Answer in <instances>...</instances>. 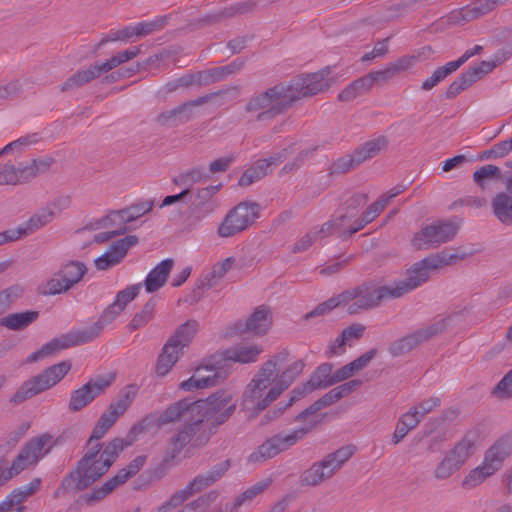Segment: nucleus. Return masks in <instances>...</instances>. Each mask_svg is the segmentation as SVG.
<instances>
[{"label":"nucleus","instance_id":"nucleus-29","mask_svg":"<svg viewBox=\"0 0 512 512\" xmlns=\"http://www.w3.org/2000/svg\"><path fill=\"white\" fill-rule=\"evenodd\" d=\"M207 371L210 372L207 376H200L201 368L197 369V374L193 375L186 381L180 383L179 387L185 391H193L194 389H201L206 387L215 386L227 378V373L224 371H218L216 369H212L208 358L206 359V365L204 367Z\"/></svg>","mask_w":512,"mask_h":512},{"label":"nucleus","instance_id":"nucleus-8","mask_svg":"<svg viewBox=\"0 0 512 512\" xmlns=\"http://www.w3.org/2000/svg\"><path fill=\"white\" fill-rule=\"evenodd\" d=\"M288 85L278 83L273 87L251 97L245 105V111L253 113L259 111L256 120L270 121L284 113L288 108Z\"/></svg>","mask_w":512,"mask_h":512},{"label":"nucleus","instance_id":"nucleus-63","mask_svg":"<svg viewBox=\"0 0 512 512\" xmlns=\"http://www.w3.org/2000/svg\"><path fill=\"white\" fill-rule=\"evenodd\" d=\"M500 176V169L495 165H485L476 170L473 174L474 182L483 186V181L487 178H498Z\"/></svg>","mask_w":512,"mask_h":512},{"label":"nucleus","instance_id":"nucleus-25","mask_svg":"<svg viewBox=\"0 0 512 512\" xmlns=\"http://www.w3.org/2000/svg\"><path fill=\"white\" fill-rule=\"evenodd\" d=\"M334 384L332 365L324 363L320 365L311 375L310 379L300 389H294L290 396V403L293 400L311 393L318 388H326Z\"/></svg>","mask_w":512,"mask_h":512},{"label":"nucleus","instance_id":"nucleus-5","mask_svg":"<svg viewBox=\"0 0 512 512\" xmlns=\"http://www.w3.org/2000/svg\"><path fill=\"white\" fill-rule=\"evenodd\" d=\"M402 191L403 189L398 186L392 188L387 194L382 195L378 201L374 202L361 219H354L357 214L354 209L345 214H340L336 219L325 223L320 233H337L339 236L356 233L372 222L384 210L389 201Z\"/></svg>","mask_w":512,"mask_h":512},{"label":"nucleus","instance_id":"nucleus-53","mask_svg":"<svg viewBox=\"0 0 512 512\" xmlns=\"http://www.w3.org/2000/svg\"><path fill=\"white\" fill-rule=\"evenodd\" d=\"M460 468V465H458V463L445 452L442 460L434 470V476L439 480H445L451 477Z\"/></svg>","mask_w":512,"mask_h":512},{"label":"nucleus","instance_id":"nucleus-42","mask_svg":"<svg viewBox=\"0 0 512 512\" xmlns=\"http://www.w3.org/2000/svg\"><path fill=\"white\" fill-rule=\"evenodd\" d=\"M269 173L268 163L263 161V159H259L241 174L238 180V185L240 187L250 186L254 182L264 178Z\"/></svg>","mask_w":512,"mask_h":512},{"label":"nucleus","instance_id":"nucleus-52","mask_svg":"<svg viewBox=\"0 0 512 512\" xmlns=\"http://www.w3.org/2000/svg\"><path fill=\"white\" fill-rule=\"evenodd\" d=\"M209 101L210 96H200L194 100L184 102L181 105L175 107L180 125L185 124L192 119L194 107L204 105Z\"/></svg>","mask_w":512,"mask_h":512},{"label":"nucleus","instance_id":"nucleus-57","mask_svg":"<svg viewBox=\"0 0 512 512\" xmlns=\"http://www.w3.org/2000/svg\"><path fill=\"white\" fill-rule=\"evenodd\" d=\"M54 159L49 157L42 160L32 159L29 165L23 166L22 173L25 174L26 181L34 178L39 173H43L49 169Z\"/></svg>","mask_w":512,"mask_h":512},{"label":"nucleus","instance_id":"nucleus-18","mask_svg":"<svg viewBox=\"0 0 512 512\" xmlns=\"http://www.w3.org/2000/svg\"><path fill=\"white\" fill-rule=\"evenodd\" d=\"M48 434H42L38 437L32 438L21 449L19 454L13 460L9 467L8 476L15 477L29 466L37 464L40 457L44 455L43 449L46 444L51 440Z\"/></svg>","mask_w":512,"mask_h":512},{"label":"nucleus","instance_id":"nucleus-2","mask_svg":"<svg viewBox=\"0 0 512 512\" xmlns=\"http://www.w3.org/2000/svg\"><path fill=\"white\" fill-rule=\"evenodd\" d=\"M162 420L167 421V424L183 422V425L169 438L165 462L173 460L187 446L191 449L205 447L217 432L215 426L191 405V400L188 398L170 404L164 410Z\"/></svg>","mask_w":512,"mask_h":512},{"label":"nucleus","instance_id":"nucleus-11","mask_svg":"<svg viewBox=\"0 0 512 512\" xmlns=\"http://www.w3.org/2000/svg\"><path fill=\"white\" fill-rule=\"evenodd\" d=\"M191 405L217 430L236 409V404L232 403V395L226 390H219L206 399L191 401Z\"/></svg>","mask_w":512,"mask_h":512},{"label":"nucleus","instance_id":"nucleus-64","mask_svg":"<svg viewBox=\"0 0 512 512\" xmlns=\"http://www.w3.org/2000/svg\"><path fill=\"white\" fill-rule=\"evenodd\" d=\"M233 263L234 259L232 257L224 259L213 266L212 271L206 275V278L217 283L231 269Z\"/></svg>","mask_w":512,"mask_h":512},{"label":"nucleus","instance_id":"nucleus-46","mask_svg":"<svg viewBox=\"0 0 512 512\" xmlns=\"http://www.w3.org/2000/svg\"><path fill=\"white\" fill-rule=\"evenodd\" d=\"M364 327L361 325H352L344 329L337 337V339L331 344V354H341L344 351V346L353 340H356L362 336Z\"/></svg>","mask_w":512,"mask_h":512},{"label":"nucleus","instance_id":"nucleus-59","mask_svg":"<svg viewBox=\"0 0 512 512\" xmlns=\"http://www.w3.org/2000/svg\"><path fill=\"white\" fill-rule=\"evenodd\" d=\"M512 150V138L506 139L495 144L489 150L483 152L482 158H501L506 156Z\"/></svg>","mask_w":512,"mask_h":512},{"label":"nucleus","instance_id":"nucleus-45","mask_svg":"<svg viewBox=\"0 0 512 512\" xmlns=\"http://www.w3.org/2000/svg\"><path fill=\"white\" fill-rule=\"evenodd\" d=\"M388 145V140L384 136H378L365 142L355 152V158L357 162L364 161L371 157H374L380 151L384 150Z\"/></svg>","mask_w":512,"mask_h":512},{"label":"nucleus","instance_id":"nucleus-1","mask_svg":"<svg viewBox=\"0 0 512 512\" xmlns=\"http://www.w3.org/2000/svg\"><path fill=\"white\" fill-rule=\"evenodd\" d=\"M457 259V255L444 251L437 255L427 257L414 264L412 268L408 270L407 279L379 288L365 286L352 291H346L337 297L321 303L313 311L308 313L307 317L323 315L340 306L347 307V311L350 314H355L362 309L376 306L383 299L401 297L426 282L430 276L431 270L450 265Z\"/></svg>","mask_w":512,"mask_h":512},{"label":"nucleus","instance_id":"nucleus-40","mask_svg":"<svg viewBox=\"0 0 512 512\" xmlns=\"http://www.w3.org/2000/svg\"><path fill=\"white\" fill-rule=\"evenodd\" d=\"M96 72L97 71L93 64L89 65L86 69L77 71L60 85V91H71L91 82L92 80L98 78Z\"/></svg>","mask_w":512,"mask_h":512},{"label":"nucleus","instance_id":"nucleus-19","mask_svg":"<svg viewBox=\"0 0 512 512\" xmlns=\"http://www.w3.org/2000/svg\"><path fill=\"white\" fill-rule=\"evenodd\" d=\"M329 70L299 76L292 85H290V102L302 97L316 95L325 91L331 85Z\"/></svg>","mask_w":512,"mask_h":512},{"label":"nucleus","instance_id":"nucleus-34","mask_svg":"<svg viewBox=\"0 0 512 512\" xmlns=\"http://www.w3.org/2000/svg\"><path fill=\"white\" fill-rule=\"evenodd\" d=\"M39 317V312L28 310L25 312L11 313L0 320V324L12 331H21L35 322Z\"/></svg>","mask_w":512,"mask_h":512},{"label":"nucleus","instance_id":"nucleus-22","mask_svg":"<svg viewBox=\"0 0 512 512\" xmlns=\"http://www.w3.org/2000/svg\"><path fill=\"white\" fill-rule=\"evenodd\" d=\"M484 440L479 428L467 431L464 436L446 453L462 467L474 455Z\"/></svg>","mask_w":512,"mask_h":512},{"label":"nucleus","instance_id":"nucleus-24","mask_svg":"<svg viewBox=\"0 0 512 512\" xmlns=\"http://www.w3.org/2000/svg\"><path fill=\"white\" fill-rule=\"evenodd\" d=\"M271 326L270 311L265 306H259L253 314L245 321H239L233 327L234 334L253 333L264 335Z\"/></svg>","mask_w":512,"mask_h":512},{"label":"nucleus","instance_id":"nucleus-10","mask_svg":"<svg viewBox=\"0 0 512 512\" xmlns=\"http://www.w3.org/2000/svg\"><path fill=\"white\" fill-rule=\"evenodd\" d=\"M257 202L242 201L231 208L217 228L220 238H231L252 226L260 216Z\"/></svg>","mask_w":512,"mask_h":512},{"label":"nucleus","instance_id":"nucleus-4","mask_svg":"<svg viewBox=\"0 0 512 512\" xmlns=\"http://www.w3.org/2000/svg\"><path fill=\"white\" fill-rule=\"evenodd\" d=\"M285 359V354L281 353L266 361L246 386L240 405L243 410L251 412L250 418L265 410L286 389L279 381L266 391L279 376V366Z\"/></svg>","mask_w":512,"mask_h":512},{"label":"nucleus","instance_id":"nucleus-15","mask_svg":"<svg viewBox=\"0 0 512 512\" xmlns=\"http://www.w3.org/2000/svg\"><path fill=\"white\" fill-rule=\"evenodd\" d=\"M457 232V226L449 221H436L425 225L412 238L417 249H429L451 240Z\"/></svg>","mask_w":512,"mask_h":512},{"label":"nucleus","instance_id":"nucleus-21","mask_svg":"<svg viewBox=\"0 0 512 512\" xmlns=\"http://www.w3.org/2000/svg\"><path fill=\"white\" fill-rule=\"evenodd\" d=\"M484 440L479 428L467 431L464 436L446 453L462 467L474 455Z\"/></svg>","mask_w":512,"mask_h":512},{"label":"nucleus","instance_id":"nucleus-38","mask_svg":"<svg viewBox=\"0 0 512 512\" xmlns=\"http://www.w3.org/2000/svg\"><path fill=\"white\" fill-rule=\"evenodd\" d=\"M164 410L161 413H150L136 422L130 428L128 436L132 438V441L139 435L143 434L147 430H151L154 427L161 428L167 425V421H163Z\"/></svg>","mask_w":512,"mask_h":512},{"label":"nucleus","instance_id":"nucleus-31","mask_svg":"<svg viewBox=\"0 0 512 512\" xmlns=\"http://www.w3.org/2000/svg\"><path fill=\"white\" fill-rule=\"evenodd\" d=\"M174 267L173 259H165L154 267L144 281L148 293H153L162 288Z\"/></svg>","mask_w":512,"mask_h":512},{"label":"nucleus","instance_id":"nucleus-28","mask_svg":"<svg viewBox=\"0 0 512 512\" xmlns=\"http://www.w3.org/2000/svg\"><path fill=\"white\" fill-rule=\"evenodd\" d=\"M506 0H478L470 5L451 12L449 19L453 23L470 21L487 14L494 9L496 4L504 3Z\"/></svg>","mask_w":512,"mask_h":512},{"label":"nucleus","instance_id":"nucleus-3","mask_svg":"<svg viewBox=\"0 0 512 512\" xmlns=\"http://www.w3.org/2000/svg\"><path fill=\"white\" fill-rule=\"evenodd\" d=\"M131 442L125 443L122 438H114L109 441L97 457L86 464L77 462L75 467L63 477L59 487L54 491L53 497L58 498L67 492H80L102 478L116 462L120 453Z\"/></svg>","mask_w":512,"mask_h":512},{"label":"nucleus","instance_id":"nucleus-60","mask_svg":"<svg viewBox=\"0 0 512 512\" xmlns=\"http://www.w3.org/2000/svg\"><path fill=\"white\" fill-rule=\"evenodd\" d=\"M217 496L218 494L215 491L206 495H202L196 500H193L190 503H188L184 508L188 512H204L209 507L211 502L217 498Z\"/></svg>","mask_w":512,"mask_h":512},{"label":"nucleus","instance_id":"nucleus-61","mask_svg":"<svg viewBox=\"0 0 512 512\" xmlns=\"http://www.w3.org/2000/svg\"><path fill=\"white\" fill-rule=\"evenodd\" d=\"M178 82L181 88L208 85V81L206 80V75L204 71H198L192 74H185L178 78Z\"/></svg>","mask_w":512,"mask_h":512},{"label":"nucleus","instance_id":"nucleus-7","mask_svg":"<svg viewBox=\"0 0 512 512\" xmlns=\"http://www.w3.org/2000/svg\"><path fill=\"white\" fill-rule=\"evenodd\" d=\"M361 384L362 382L360 380H351L342 385H339L330 390L314 405L304 410L294 421L298 425L295 426L292 431H290V445L302 439L311 429L315 427L319 421L317 411L321 407L330 405L339 399L348 396Z\"/></svg>","mask_w":512,"mask_h":512},{"label":"nucleus","instance_id":"nucleus-54","mask_svg":"<svg viewBox=\"0 0 512 512\" xmlns=\"http://www.w3.org/2000/svg\"><path fill=\"white\" fill-rule=\"evenodd\" d=\"M372 82L373 79L371 77L358 79L343 90L338 97L342 101H350L367 90L371 86Z\"/></svg>","mask_w":512,"mask_h":512},{"label":"nucleus","instance_id":"nucleus-23","mask_svg":"<svg viewBox=\"0 0 512 512\" xmlns=\"http://www.w3.org/2000/svg\"><path fill=\"white\" fill-rule=\"evenodd\" d=\"M138 243V237L136 235H128L113 242L108 251L97 257L94 261L95 266L98 270H106L111 266H114L125 257L130 247Z\"/></svg>","mask_w":512,"mask_h":512},{"label":"nucleus","instance_id":"nucleus-56","mask_svg":"<svg viewBox=\"0 0 512 512\" xmlns=\"http://www.w3.org/2000/svg\"><path fill=\"white\" fill-rule=\"evenodd\" d=\"M29 496L22 487L14 489L4 501L0 503V512L15 511L16 507H20Z\"/></svg>","mask_w":512,"mask_h":512},{"label":"nucleus","instance_id":"nucleus-20","mask_svg":"<svg viewBox=\"0 0 512 512\" xmlns=\"http://www.w3.org/2000/svg\"><path fill=\"white\" fill-rule=\"evenodd\" d=\"M484 440L479 428L467 431L464 436L446 453L462 467L474 455Z\"/></svg>","mask_w":512,"mask_h":512},{"label":"nucleus","instance_id":"nucleus-55","mask_svg":"<svg viewBox=\"0 0 512 512\" xmlns=\"http://www.w3.org/2000/svg\"><path fill=\"white\" fill-rule=\"evenodd\" d=\"M471 73L463 72L457 79H455L447 88L446 97L448 99L455 98L462 91L469 88L475 83V78H471Z\"/></svg>","mask_w":512,"mask_h":512},{"label":"nucleus","instance_id":"nucleus-43","mask_svg":"<svg viewBox=\"0 0 512 512\" xmlns=\"http://www.w3.org/2000/svg\"><path fill=\"white\" fill-rule=\"evenodd\" d=\"M244 65V59H236L225 66L205 70L204 72L206 75V80L208 81V85L211 83L219 82L229 75L239 72L244 67Z\"/></svg>","mask_w":512,"mask_h":512},{"label":"nucleus","instance_id":"nucleus-35","mask_svg":"<svg viewBox=\"0 0 512 512\" xmlns=\"http://www.w3.org/2000/svg\"><path fill=\"white\" fill-rule=\"evenodd\" d=\"M496 218L505 225H512V196L506 192L497 193L492 200Z\"/></svg>","mask_w":512,"mask_h":512},{"label":"nucleus","instance_id":"nucleus-58","mask_svg":"<svg viewBox=\"0 0 512 512\" xmlns=\"http://www.w3.org/2000/svg\"><path fill=\"white\" fill-rule=\"evenodd\" d=\"M167 16H160L156 19L149 21V22H141L138 23L136 28V36L142 37L149 35L155 31H159L164 28V26L167 24Z\"/></svg>","mask_w":512,"mask_h":512},{"label":"nucleus","instance_id":"nucleus-12","mask_svg":"<svg viewBox=\"0 0 512 512\" xmlns=\"http://www.w3.org/2000/svg\"><path fill=\"white\" fill-rule=\"evenodd\" d=\"M87 273V267L80 261H68L63 264L53 277L37 287L42 296H53L67 292L79 283Z\"/></svg>","mask_w":512,"mask_h":512},{"label":"nucleus","instance_id":"nucleus-47","mask_svg":"<svg viewBox=\"0 0 512 512\" xmlns=\"http://www.w3.org/2000/svg\"><path fill=\"white\" fill-rule=\"evenodd\" d=\"M156 300L150 298L142 307L141 311L137 312L130 323L128 328L130 331L138 330L147 325L155 315Z\"/></svg>","mask_w":512,"mask_h":512},{"label":"nucleus","instance_id":"nucleus-33","mask_svg":"<svg viewBox=\"0 0 512 512\" xmlns=\"http://www.w3.org/2000/svg\"><path fill=\"white\" fill-rule=\"evenodd\" d=\"M355 453L352 445L343 446L336 451L329 453L321 462L331 478Z\"/></svg>","mask_w":512,"mask_h":512},{"label":"nucleus","instance_id":"nucleus-50","mask_svg":"<svg viewBox=\"0 0 512 512\" xmlns=\"http://www.w3.org/2000/svg\"><path fill=\"white\" fill-rule=\"evenodd\" d=\"M23 166L15 167L12 164L0 166V185H16L26 182L25 174L22 173Z\"/></svg>","mask_w":512,"mask_h":512},{"label":"nucleus","instance_id":"nucleus-13","mask_svg":"<svg viewBox=\"0 0 512 512\" xmlns=\"http://www.w3.org/2000/svg\"><path fill=\"white\" fill-rule=\"evenodd\" d=\"M101 330L102 324L95 323L92 327L84 330L62 334L44 344L40 350L30 354L27 358V362H36L39 359L54 355L63 349L90 342L99 336Z\"/></svg>","mask_w":512,"mask_h":512},{"label":"nucleus","instance_id":"nucleus-48","mask_svg":"<svg viewBox=\"0 0 512 512\" xmlns=\"http://www.w3.org/2000/svg\"><path fill=\"white\" fill-rule=\"evenodd\" d=\"M198 327L199 324L196 320H187L176 329L170 339H174L179 346L186 347L195 336Z\"/></svg>","mask_w":512,"mask_h":512},{"label":"nucleus","instance_id":"nucleus-44","mask_svg":"<svg viewBox=\"0 0 512 512\" xmlns=\"http://www.w3.org/2000/svg\"><path fill=\"white\" fill-rule=\"evenodd\" d=\"M137 395V387L135 385H127L122 389L116 401L110 403L108 409L117 414V417L123 415L127 409L131 406Z\"/></svg>","mask_w":512,"mask_h":512},{"label":"nucleus","instance_id":"nucleus-49","mask_svg":"<svg viewBox=\"0 0 512 512\" xmlns=\"http://www.w3.org/2000/svg\"><path fill=\"white\" fill-rule=\"evenodd\" d=\"M301 483L308 486H316L330 479L321 461L314 463L301 475Z\"/></svg>","mask_w":512,"mask_h":512},{"label":"nucleus","instance_id":"nucleus-16","mask_svg":"<svg viewBox=\"0 0 512 512\" xmlns=\"http://www.w3.org/2000/svg\"><path fill=\"white\" fill-rule=\"evenodd\" d=\"M146 460V455L137 456L126 467L118 470L113 477L105 481L100 487L93 489L92 493L83 495V499L88 504L102 500L108 494L112 493L117 487L135 476L143 468Z\"/></svg>","mask_w":512,"mask_h":512},{"label":"nucleus","instance_id":"nucleus-51","mask_svg":"<svg viewBox=\"0 0 512 512\" xmlns=\"http://www.w3.org/2000/svg\"><path fill=\"white\" fill-rule=\"evenodd\" d=\"M153 206L154 201H143L133 204L128 208L122 209L117 213L121 215V218L124 220V222L129 223L150 212L153 209Z\"/></svg>","mask_w":512,"mask_h":512},{"label":"nucleus","instance_id":"nucleus-32","mask_svg":"<svg viewBox=\"0 0 512 512\" xmlns=\"http://www.w3.org/2000/svg\"><path fill=\"white\" fill-rule=\"evenodd\" d=\"M184 347L176 344L174 339H168L162 348V352L158 357L156 372L158 375H166L174 364L178 361L179 355Z\"/></svg>","mask_w":512,"mask_h":512},{"label":"nucleus","instance_id":"nucleus-41","mask_svg":"<svg viewBox=\"0 0 512 512\" xmlns=\"http://www.w3.org/2000/svg\"><path fill=\"white\" fill-rule=\"evenodd\" d=\"M463 65L462 61H450L445 65L438 67L430 77L426 78L421 85L425 91L434 88L438 83L442 82L448 75L457 71Z\"/></svg>","mask_w":512,"mask_h":512},{"label":"nucleus","instance_id":"nucleus-14","mask_svg":"<svg viewBox=\"0 0 512 512\" xmlns=\"http://www.w3.org/2000/svg\"><path fill=\"white\" fill-rule=\"evenodd\" d=\"M263 349L259 345H235L231 348L219 350L208 357L212 369L224 371L229 375V362L240 364L254 363L258 360Z\"/></svg>","mask_w":512,"mask_h":512},{"label":"nucleus","instance_id":"nucleus-62","mask_svg":"<svg viewBox=\"0 0 512 512\" xmlns=\"http://www.w3.org/2000/svg\"><path fill=\"white\" fill-rule=\"evenodd\" d=\"M493 394L501 399H507L512 396V369L495 386Z\"/></svg>","mask_w":512,"mask_h":512},{"label":"nucleus","instance_id":"nucleus-37","mask_svg":"<svg viewBox=\"0 0 512 512\" xmlns=\"http://www.w3.org/2000/svg\"><path fill=\"white\" fill-rule=\"evenodd\" d=\"M106 432L107 430H105L101 426L97 424L94 426L91 435L86 441L85 453L77 462H80L81 465L86 464L88 461L94 459L99 455V453L103 449V443H100L98 441L104 437Z\"/></svg>","mask_w":512,"mask_h":512},{"label":"nucleus","instance_id":"nucleus-6","mask_svg":"<svg viewBox=\"0 0 512 512\" xmlns=\"http://www.w3.org/2000/svg\"><path fill=\"white\" fill-rule=\"evenodd\" d=\"M512 452V436L506 435L498 439L484 454L483 461L471 469L463 478L462 486L472 489L482 484L487 478L499 471L505 459Z\"/></svg>","mask_w":512,"mask_h":512},{"label":"nucleus","instance_id":"nucleus-30","mask_svg":"<svg viewBox=\"0 0 512 512\" xmlns=\"http://www.w3.org/2000/svg\"><path fill=\"white\" fill-rule=\"evenodd\" d=\"M446 327L445 320H442L428 328L418 330L417 332L410 334L402 339H400L397 343L393 344L392 351L393 353H403L413 349L419 343L427 340L431 336L439 333Z\"/></svg>","mask_w":512,"mask_h":512},{"label":"nucleus","instance_id":"nucleus-26","mask_svg":"<svg viewBox=\"0 0 512 512\" xmlns=\"http://www.w3.org/2000/svg\"><path fill=\"white\" fill-rule=\"evenodd\" d=\"M141 287L142 284L138 283L119 291L115 301L103 311L99 321L96 323L102 324L103 327L104 324L112 322L138 296Z\"/></svg>","mask_w":512,"mask_h":512},{"label":"nucleus","instance_id":"nucleus-39","mask_svg":"<svg viewBox=\"0 0 512 512\" xmlns=\"http://www.w3.org/2000/svg\"><path fill=\"white\" fill-rule=\"evenodd\" d=\"M96 72L97 71L93 64L89 65L86 69L77 71L60 85V91H71L91 82L92 80L98 78Z\"/></svg>","mask_w":512,"mask_h":512},{"label":"nucleus","instance_id":"nucleus-9","mask_svg":"<svg viewBox=\"0 0 512 512\" xmlns=\"http://www.w3.org/2000/svg\"><path fill=\"white\" fill-rule=\"evenodd\" d=\"M70 369L71 363L69 361H62L46 368L40 374L23 382L11 396L10 402L14 405H19L31 397L52 388L65 377Z\"/></svg>","mask_w":512,"mask_h":512},{"label":"nucleus","instance_id":"nucleus-27","mask_svg":"<svg viewBox=\"0 0 512 512\" xmlns=\"http://www.w3.org/2000/svg\"><path fill=\"white\" fill-rule=\"evenodd\" d=\"M288 448V433L280 432L262 443L248 457L250 463H259L277 456Z\"/></svg>","mask_w":512,"mask_h":512},{"label":"nucleus","instance_id":"nucleus-17","mask_svg":"<svg viewBox=\"0 0 512 512\" xmlns=\"http://www.w3.org/2000/svg\"><path fill=\"white\" fill-rule=\"evenodd\" d=\"M115 380V374H109L108 376H99L95 379H91L80 388L72 391L68 408L71 412L81 411L87 407L96 397L104 393V391L113 383Z\"/></svg>","mask_w":512,"mask_h":512},{"label":"nucleus","instance_id":"nucleus-36","mask_svg":"<svg viewBox=\"0 0 512 512\" xmlns=\"http://www.w3.org/2000/svg\"><path fill=\"white\" fill-rule=\"evenodd\" d=\"M55 216L53 210L49 208H42L33 214L26 222L18 227L21 237H25L34 231L44 227L50 223Z\"/></svg>","mask_w":512,"mask_h":512}]
</instances>
